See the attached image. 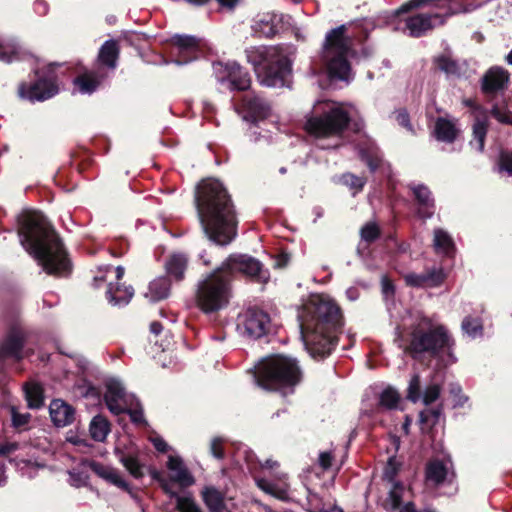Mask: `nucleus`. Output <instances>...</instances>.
Here are the masks:
<instances>
[{
	"instance_id": "obj_1",
	"label": "nucleus",
	"mask_w": 512,
	"mask_h": 512,
	"mask_svg": "<svg viewBox=\"0 0 512 512\" xmlns=\"http://www.w3.org/2000/svg\"><path fill=\"white\" fill-rule=\"evenodd\" d=\"M195 206L203 232L210 241L225 246L236 237L234 206L219 180L208 178L197 185Z\"/></svg>"
},
{
	"instance_id": "obj_2",
	"label": "nucleus",
	"mask_w": 512,
	"mask_h": 512,
	"mask_svg": "<svg viewBox=\"0 0 512 512\" xmlns=\"http://www.w3.org/2000/svg\"><path fill=\"white\" fill-rule=\"evenodd\" d=\"M18 236L22 247L50 275L68 273L70 262L57 233L39 211H27L19 217Z\"/></svg>"
},
{
	"instance_id": "obj_3",
	"label": "nucleus",
	"mask_w": 512,
	"mask_h": 512,
	"mask_svg": "<svg viewBox=\"0 0 512 512\" xmlns=\"http://www.w3.org/2000/svg\"><path fill=\"white\" fill-rule=\"evenodd\" d=\"M300 317L301 338L313 358L324 357L336 345V331L340 325V312L330 299L316 297L305 307Z\"/></svg>"
},
{
	"instance_id": "obj_4",
	"label": "nucleus",
	"mask_w": 512,
	"mask_h": 512,
	"mask_svg": "<svg viewBox=\"0 0 512 512\" xmlns=\"http://www.w3.org/2000/svg\"><path fill=\"white\" fill-rule=\"evenodd\" d=\"M455 340L448 329L428 317H422L412 328L405 352L414 359L428 356L439 359L444 365L456 363Z\"/></svg>"
},
{
	"instance_id": "obj_5",
	"label": "nucleus",
	"mask_w": 512,
	"mask_h": 512,
	"mask_svg": "<svg viewBox=\"0 0 512 512\" xmlns=\"http://www.w3.org/2000/svg\"><path fill=\"white\" fill-rule=\"evenodd\" d=\"M296 48L291 44L279 46H259L246 50L249 63L254 66L261 85L281 88L287 83Z\"/></svg>"
},
{
	"instance_id": "obj_6",
	"label": "nucleus",
	"mask_w": 512,
	"mask_h": 512,
	"mask_svg": "<svg viewBox=\"0 0 512 512\" xmlns=\"http://www.w3.org/2000/svg\"><path fill=\"white\" fill-rule=\"evenodd\" d=\"M353 106L332 100H317L306 116L305 130L316 138H340L348 127Z\"/></svg>"
},
{
	"instance_id": "obj_7",
	"label": "nucleus",
	"mask_w": 512,
	"mask_h": 512,
	"mask_svg": "<svg viewBox=\"0 0 512 512\" xmlns=\"http://www.w3.org/2000/svg\"><path fill=\"white\" fill-rule=\"evenodd\" d=\"M256 384L266 390H277L286 395L292 393L301 381V370L296 359L273 355L262 359L254 371Z\"/></svg>"
},
{
	"instance_id": "obj_8",
	"label": "nucleus",
	"mask_w": 512,
	"mask_h": 512,
	"mask_svg": "<svg viewBox=\"0 0 512 512\" xmlns=\"http://www.w3.org/2000/svg\"><path fill=\"white\" fill-rule=\"evenodd\" d=\"M231 281L222 266L203 275L196 285L197 307L206 314L224 309L232 296Z\"/></svg>"
},
{
	"instance_id": "obj_9",
	"label": "nucleus",
	"mask_w": 512,
	"mask_h": 512,
	"mask_svg": "<svg viewBox=\"0 0 512 512\" xmlns=\"http://www.w3.org/2000/svg\"><path fill=\"white\" fill-rule=\"evenodd\" d=\"M345 30V26L341 25L327 33L321 59L330 79L349 82L353 79L348 62L352 41L345 35Z\"/></svg>"
},
{
	"instance_id": "obj_10",
	"label": "nucleus",
	"mask_w": 512,
	"mask_h": 512,
	"mask_svg": "<svg viewBox=\"0 0 512 512\" xmlns=\"http://www.w3.org/2000/svg\"><path fill=\"white\" fill-rule=\"evenodd\" d=\"M435 12L418 13L405 19L404 26L399 28L404 33L414 38L424 36L434 28L444 24L447 17L457 13H467L475 10L480 5L467 4L466 0H433Z\"/></svg>"
},
{
	"instance_id": "obj_11",
	"label": "nucleus",
	"mask_w": 512,
	"mask_h": 512,
	"mask_svg": "<svg viewBox=\"0 0 512 512\" xmlns=\"http://www.w3.org/2000/svg\"><path fill=\"white\" fill-rule=\"evenodd\" d=\"M56 65L55 63L49 64L47 73L40 72V70L37 69L35 71L37 80L30 85L22 83L18 89L19 97L30 102H35L45 101L58 94L59 89L52 75V70Z\"/></svg>"
},
{
	"instance_id": "obj_12",
	"label": "nucleus",
	"mask_w": 512,
	"mask_h": 512,
	"mask_svg": "<svg viewBox=\"0 0 512 512\" xmlns=\"http://www.w3.org/2000/svg\"><path fill=\"white\" fill-rule=\"evenodd\" d=\"M270 326V317L262 310L250 308L237 318V330L242 336L258 339L264 336Z\"/></svg>"
},
{
	"instance_id": "obj_13",
	"label": "nucleus",
	"mask_w": 512,
	"mask_h": 512,
	"mask_svg": "<svg viewBox=\"0 0 512 512\" xmlns=\"http://www.w3.org/2000/svg\"><path fill=\"white\" fill-rule=\"evenodd\" d=\"M221 266L229 273L231 278L233 271L237 270L257 279L259 282L265 283L269 279V273L263 269L262 264L247 255L230 256Z\"/></svg>"
},
{
	"instance_id": "obj_14",
	"label": "nucleus",
	"mask_w": 512,
	"mask_h": 512,
	"mask_svg": "<svg viewBox=\"0 0 512 512\" xmlns=\"http://www.w3.org/2000/svg\"><path fill=\"white\" fill-rule=\"evenodd\" d=\"M104 399L109 411L115 415L124 413L135 401L134 395L127 394L122 382L116 378H109L105 383Z\"/></svg>"
},
{
	"instance_id": "obj_15",
	"label": "nucleus",
	"mask_w": 512,
	"mask_h": 512,
	"mask_svg": "<svg viewBox=\"0 0 512 512\" xmlns=\"http://www.w3.org/2000/svg\"><path fill=\"white\" fill-rule=\"evenodd\" d=\"M172 43L177 50V58L173 60L176 65H185L198 57V40L194 36L174 35Z\"/></svg>"
},
{
	"instance_id": "obj_16",
	"label": "nucleus",
	"mask_w": 512,
	"mask_h": 512,
	"mask_svg": "<svg viewBox=\"0 0 512 512\" xmlns=\"http://www.w3.org/2000/svg\"><path fill=\"white\" fill-rule=\"evenodd\" d=\"M244 119L257 122L270 115L271 107L269 103L258 95L247 94L243 98Z\"/></svg>"
},
{
	"instance_id": "obj_17",
	"label": "nucleus",
	"mask_w": 512,
	"mask_h": 512,
	"mask_svg": "<svg viewBox=\"0 0 512 512\" xmlns=\"http://www.w3.org/2000/svg\"><path fill=\"white\" fill-rule=\"evenodd\" d=\"M509 73L502 67L490 68L482 78V90L486 94H492L507 88Z\"/></svg>"
},
{
	"instance_id": "obj_18",
	"label": "nucleus",
	"mask_w": 512,
	"mask_h": 512,
	"mask_svg": "<svg viewBox=\"0 0 512 512\" xmlns=\"http://www.w3.org/2000/svg\"><path fill=\"white\" fill-rule=\"evenodd\" d=\"M167 468L170 472L169 481L177 483L180 487L186 488L194 484L195 480L179 456L170 455L167 461Z\"/></svg>"
},
{
	"instance_id": "obj_19",
	"label": "nucleus",
	"mask_w": 512,
	"mask_h": 512,
	"mask_svg": "<svg viewBox=\"0 0 512 512\" xmlns=\"http://www.w3.org/2000/svg\"><path fill=\"white\" fill-rule=\"evenodd\" d=\"M409 187L419 205L418 215L423 219L431 218L434 214L435 205L430 189L420 183H412Z\"/></svg>"
},
{
	"instance_id": "obj_20",
	"label": "nucleus",
	"mask_w": 512,
	"mask_h": 512,
	"mask_svg": "<svg viewBox=\"0 0 512 512\" xmlns=\"http://www.w3.org/2000/svg\"><path fill=\"white\" fill-rule=\"evenodd\" d=\"M52 422L57 427H66L75 419V409L61 399H54L49 406Z\"/></svg>"
},
{
	"instance_id": "obj_21",
	"label": "nucleus",
	"mask_w": 512,
	"mask_h": 512,
	"mask_svg": "<svg viewBox=\"0 0 512 512\" xmlns=\"http://www.w3.org/2000/svg\"><path fill=\"white\" fill-rule=\"evenodd\" d=\"M281 15L264 13L258 15L252 24V31L259 37H272L278 32Z\"/></svg>"
},
{
	"instance_id": "obj_22",
	"label": "nucleus",
	"mask_w": 512,
	"mask_h": 512,
	"mask_svg": "<svg viewBox=\"0 0 512 512\" xmlns=\"http://www.w3.org/2000/svg\"><path fill=\"white\" fill-rule=\"evenodd\" d=\"M24 342V335L23 332L18 328H13L6 340L4 341L1 350L0 355L1 356H11L16 359H21L22 354L21 350L23 347Z\"/></svg>"
},
{
	"instance_id": "obj_23",
	"label": "nucleus",
	"mask_w": 512,
	"mask_h": 512,
	"mask_svg": "<svg viewBox=\"0 0 512 512\" xmlns=\"http://www.w3.org/2000/svg\"><path fill=\"white\" fill-rule=\"evenodd\" d=\"M90 467L92 471L100 478L131 493L128 483L123 480L119 471L115 468L97 462H92Z\"/></svg>"
},
{
	"instance_id": "obj_24",
	"label": "nucleus",
	"mask_w": 512,
	"mask_h": 512,
	"mask_svg": "<svg viewBox=\"0 0 512 512\" xmlns=\"http://www.w3.org/2000/svg\"><path fill=\"white\" fill-rule=\"evenodd\" d=\"M134 295V289L131 286H121L118 283L110 282L106 291L108 302L112 306L122 307L127 305Z\"/></svg>"
},
{
	"instance_id": "obj_25",
	"label": "nucleus",
	"mask_w": 512,
	"mask_h": 512,
	"mask_svg": "<svg viewBox=\"0 0 512 512\" xmlns=\"http://www.w3.org/2000/svg\"><path fill=\"white\" fill-rule=\"evenodd\" d=\"M187 262L188 259L185 254L180 252L171 254L165 263L167 274L176 281L182 280L187 268Z\"/></svg>"
},
{
	"instance_id": "obj_26",
	"label": "nucleus",
	"mask_w": 512,
	"mask_h": 512,
	"mask_svg": "<svg viewBox=\"0 0 512 512\" xmlns=\"http://www.w3.org/2000/svg\"><path fill=\"white\" fill-rule=\"evenodd\" d=\"M434 64L448 78H459L462 75V66L448 53L436 56Z\"/></svg>"
},
{
	"instance_id": "obj_27",
	"label": "nucleus",
	"mask_w": 512,
	"mask_h": 512,
	"mask_svg": "<svg viewBox=\"0 0 512 512\" xmlns=\"http://www.w3.org/2000/svg\"><path fill=\"white\" fill-rule=\"evenodd\" d=\"M458 130L452 120L438 118L435 122L434 134L438 141L452 143L457 136Z\"/></svg>"
},
{
	"instance_id": "obj_28",
	"label": "nucleus",
	"mask_w": 512,
	"mask_h": 512,
	"mask_svg": "<svg viewBox=\"0 0 512 512\" xmlns=\"http://www.w3.org/2000/svg\"><path fill=\"white\" fill-rule=\"evenodd\" d=\"M170 281L166 277H159L153 280L145 293V297L151 302L163 300L169 296Z\"/></svg>"
},
{
	"instance_id": "obj_29",
	"label": "nucleus",
	"mask_w": 512,
	"mask_h": 512,
	"mask_svg": "<svg viewBox=\"0 0 512 512\" xmlns=\"http://www.w3.org/2000/svg\"><path fill=\"white\" fill-rule=\"evenodd\" d=\"M407 493L408 491L402 483H393L388 496L383 503L384 509L389 512L398 510L400 506H402Z\"/></svg>"
},
{
	"instance_id": "obj_30",
	"label": "nucleus",
	"mask_w": 512,
	"mask_h": 512,
	"mask_svg": "<svg viewBox=\"0 0 512 512\" xmlns=\"http://www.w3.org/2000/svg\"><path fill=\"white\" fill-rule=\"evenodd\" d=\"M119 49L115 40H107L100 48L98 60L101 64L111 69H115L117 65Z\"/></svg>"
},
{
	"instance_id": "obj_31",
	"label": "nucleus",
	"mask_w": 512,
	"mask_h": 512,
	"mask_svg": "<svg viewBox=\"0 0 512 512\" xmlns=\"http://www.w3.org/2000/svg\"><path fill=\"white\" fill-rule=\"evenodd\" d=\"M100 84L95 72H85L74 79V86L81 94L93 93Z\"/></svg>"
},
{
	"instance_id": "obj_32",
	"label": "nucleus",
	"mask_w": 512,
	"mask_h": 512,
	"mask_svg": "<svg viewBox=\"0 0 512 512\" xmlns=\"http://www.w3.org/2000/svg\"><path fill=\"white\" fill-rule=\"evenodd\" d=\"M433 246L437 253L450 255L454 251L452 237L441 228L434 230Z\"/></svg>"
},
{
	"instance_id": "obj_33",
	"label": "nucleus",
	"mask_w": 512,
	"mask_h": 512,
	"mask_svg": "<svg viewBox=\"0 0 512 512\" xmlns=\"http://www.w3.org/2000/svg\"><path fill=\"white\" fill-rule=\"evenodd\" d=\"M447 475L448 469L446 465L439 460L430 462L426 467L427 481L436 486L442 484L446 480Z\"/></svg>"
},
{
	"instance_id": "obj_34",
	"label": "nucleus",
	"mask_w": 512,
	"mask_h": 512,
	"mask_svg": "<svg viewBox=\"0 0 512 512\" xmlns=\"http://www.w3.org/2000/svg\"><path fill=\"white\" fill-rule=\"evenodd\" d=\"M89 432L92 439L98 442H103L110 432V424L106 418L101 415H97L93 417L90 422Z\"/></svg>"
},
{
	"instance_id": "obj_35",
	"label": "nucleus",
	"mask_w": 512,
	"mask_h": 512,
	"mask_svg": "<svg viewBox=\"0 0 512 512\" xmlns=\"http://www.w3.org/2000/svg\"><path fill=\"white\" fill-rule=\"evenodd\" d=\"M202 497L210 512H222L224 509L223 496L214 487H206L202 492Z\"/></svg>"
},
{
	"instance_id": "obj_36",
	"label": "nucleus",
	"mask_w": 512,
	"mask_h": 512,
	"mask_svg": "<svg viewBox=\"0 0 512 512\" xmlns=\"http://www.w3.org/2000/svg\"><path fill=\"white\" fill-rule=\"evenodd\" d=\"M360 158L367 164L371 172H375L382 163V155L379 149L374 145L359 149Z\"/></svg>"
},
{
	"instance_id": "obj_37",
	"label": "nucleus",
	"mask_w": 512,
	"mask_h": 512,
	"mask_svg": "<svg viewBox=\"0 0 512 512\" xmlns=\"http://www.w3.org/2000/svg\"><path fill=\"white\" fill-rule=\"evenodd\" d=\"M443 413L442 405L437 406L436 408H427L419 413V423L421 425V429L429 430L433 426L439 423L440 418Z\"/></svg>"
},
{
	"instance_id": "obj_38",
	"label": "nucleus",
	"mask_w": 512,
	"mask_h": 512,
	"mask_svg": "<svg viewBox=\"0 0 512 512\" xmlns=\"http://www.w3.org/2000/svg\"><path fill=\"white\" fill-rule=\"evenodd\" d=\"M238 63L236 62H215L213 63V73L215 78L221 84H228L232 73H236L238 70Z\"/></svg>"
},
{
	"instance_id": "obj_39",
	"label": "nucleus",
	"mask_w": 512,
	"mask_h": 512,
	"mask_svg": "<svg viewBox=\"0 0 512 512\" xmlns=\"http://www.w3.org/2000/svg\"><path fill=\"white\" fill-rule=\"evenodd\" d=\"M175 495H168L171 499H175L176 509L179 512H202L194 498L189 494H179L174 490Z\"/></svg>"
},
{
	"instance_id": "obj_40",
	"label": "nucleus",
	"mask_w": 512,
	"mask_h": 512,
	"mask_svg": "<svg viewBox=\"0 0 512 512\" xmlns=\"http://www.w3.org/2000/svg\"><path fill=\"white\" fill-rule=\"evenodd\" d=\"M24 392L29 408L38 409L43 405V391L39 384H26L24 387Z\"/></svg>"
},
{
	"instance_id": "obj_41",
	"label": "nucleus",
	"mask_w": 512,
	"mask_h": 512,
	"mask_svg": "<svg viewBox=\"0 0 512 512\" xmlns=\"http://www.w3.org/2000/svg\"><path fill=\"white\" fill-rule=\"evenodd\" d=\"M486 133L487 121L485 119H477L473 124L474 139L470 142V144L479 152L484 150Z\"/></svg>"
},
{
	"instance_id": "obj_42",
	"label": "nucleus",
	"mask_w": 512,
	"mask_h": 512,
	"mask_svg": "<svg viewBox=\"0 0 512 512\" xmlns=\"http://www.w3.org/2000/svg\"><path fill=\"white\" fill-rule=\"evenodd\" d=\"M238 71L236 73H232L231 78L227 84L228 89L230 90H246L250 87V77L249 74L243 70V68L238 64Z\"/></svg>"
},
{
	"instance_id": "obj_43",
	"label": "nucleus",
	"mask_w": 512,
	"mask_h": 512,
	"mask_svg": "<svg viewBox=\"0 0 512 512\" xmlns=\"http://www.w3.org/2000/svg\"><path fill=\"white\" fill-rule=\"evenodd\" d=\"M462 331L470 338H477L482 336L483 325L479 318L467 316L463 319L461 324Z\"/></svg>"
},
{
	"instance_id": "obj_44",
	"label": "nucleus",
	"mask_w": 512,
	"mask_h": 512,
	"mask_svg": "<svg viewBox=\"0 0 512 512\" xmlns=\"http://www.w3.org/2000/svg\"><path fill=\"white\" fill-rule=\"evenodd\" d=\"M256 483L257 486L267 494H270L280 500H286L288 498V492L286 488L280 487L277 484L263 478L257 479Z\"/></svg>"
},
{
	"instance_id": "obj_45",
	"label": "nucleus",
	"mask_w": 512,
	"mask_h": 512,
	"mask_svg": "<svg viewBox=\"0 0 512 512\" xmlns=\"http://www.w3.org/2000/svg\"><path fill=\"white\" fill-rule=\"evenodd\" d=\"M120 462L127 471L136 479L144 476V466L133 455H122Z\"/></svg>"
},
{
	"instance_id": "obj_46",
	"label": "nucleus",
	"mask_w": 512,
	"mask_h": 512,
	"mask_svg": "<svg viewBox=\"0 0 512 512\" xmlns=\"http://www.w3.org/2000/svg\"><path fill=\"white\" fill-rule=\"evenodd\" d=\"M340 182L352 190L353 195H356L363 190L367 179L365 177L357 176L348 172L341 175Z\"/></svg>"
},
{
	"instance_id": "obj_47",
	"label": "nucleus",
	"mask_w": 512,
	"mask_h": 512,
	"mask_svg": "<svg viewBox=\"0 0 512 512\" xmlns=\"http://www.w3.org/2000/svg\"><path fill=\"white\" fill-rule=\"evenodd\" d=\"M399 401L400 395L392 387L385 388L379 395V404L386 409H396Z\"/></svg>"
},
{
	"instance_id": "obj_48",
	"label": "nucleus",
	"mask_w": 512,
	"mask_h": 512,
	"mask_svg": "<svg viewBox=\"0 0 512 512\" xmlns=\"http://www.w3.org/2000/svg\"><path fill=\"white\" fill-rule=\"evenodd\" d=\"M19 448L16 442H7L0 445V485L6 481L5 459Z\"/></svg>"
},
{
	"instance_id": "obj_49",
	"label": "nucleus",
	"mask_w": 512,
	"mask_h": 512,
	"mask_svg": "<svg viewBox=\"0 0 512 512\" xmlns=\"http://www.w3.org/2000/svg\"><path fill=\"white\" fill-rule=\"evenodd\" d=\"M30 413H20L15 407H11V421L12 426L18 431L27 429L30 422Z\"/></svg>"
},
{
	"instance_id": "obj_50",
	"label": "nucleus",
	"mask_w": 512,
	"mask_h": 512,
	"mask_svg": "<svg viewBox=\"0 0 512 512\" xmlns=\"http://www.w3.org/2000/svg\"><path fill=\"white\" fill-rule=\"evenodd\" d=\"M445 278L446 274L441 267H433L426 271V287H438Z\"/></svg>"
},
{
	"instance_id": "obj_51",
	"label": "nucleus",
	"mask_w": 512,
	"mask_h": 512,
	"mask_svg": "<svg viewBox=\"0 0 512 512\" xmlns=\"http://www.w3.org/2000/svg\"><path fill=\"white\" fill-rule=\"evenodd\" d=\"M421 382L418 374H415L410 379L408 389H407V398L416 403L421 399Z\"/></svg>"
},
{
	"instance_id": "obj_52",
	"label": "nucleus",
	"mask_w": 512,
	"mask_h": 512,
	"mask_svg": "<svg viewBox=\"0 0 512 512\" xmlns=\"http://www.w3.org/2000/svg\"><path fill=\"white\" fill-rule=\"evenodd\" d=\"M441 394V386L439 384L433 383L426 387L424 392L421 394V401L424 405L428 406L434 403Z\"/></svg>"
},
{
	"instance_id": "obj_53",
	"label": "nucleus",
	"mask_w": 512,
	"mask_h": 512,
	"mask_svg": "<svg viewBox=\"0 0 512 512\" xmlns=\"http://www.w3.org/2000/svg\"><path fill=\"white\" fill-rule=\"evenodd\" d=\"M18 49L13 44H0V61L11 63L17 59Z\"/></svg>"
},
{
	"instance_id": "obj_54",
	"label": "nucleus",
	"mask_w": 512,
	"mask_h": 512,
	"mask_svg": "<svg viewBox=\"0 0 512 512\" xmlns=\"http://www.w3.org/2000/svg\"><path fill=\"white\" fill-rule=\"evenodd\" d=\"M360 234L364 241L372 242L378 238L379 228L375 223L369 222L362 227Z\"/></svg>"
},
{
	"instance_id": "obj_55",
	"label": "nucleus",
	"mask_w": 512,
	"mask_h": 512,
	"mask_svg": "<svg viewBox=\"0 0 512 512\" xmlns=\"http://www.w3.org/2000/svg\"><path fill=\"white\" fill-rule=\"evenodd\" d=\"M399 471V463L397 460L392 457L387 462V465L384 468L383 477L386 481L390 483H395V477L398 474Z\"/></svg>"
},
{
	"instance_id": "obj_56",
	"label": "nucleus",
	"mask_w": 512,
	"mask_h": 512,
	"mask_svg": "<svg viewBox=\"0 0 512 512\" xmlns=\"http://www.w3.org/2000/svg\"><path fill=\"white\" fill-rule=\"evenodd\" d=\"M150 475L154 480H156L160 484L165 494L175 495L172 484L170 483L169 479L163 476L162 472L153 469L150 471Z\"/></svg>"
},
{
	"instance_id": "obj_57",
	"label": "nucleus",
	"mask_w": 512,
	"mask_h": 512,
	"mask_svg": "<svg viewBox=\"0 0 512 512\" xmlns=\"http://www.w3.org/2000/svg\"><path fill=\"white\" fill-rule=\"evenodd\" d=\"M407 285L412 287H426V271L422 273H408L404 276Z\"/></svg>"
},
{
	"instance_id": "obj_58",
	"label": "nucleus",
	"mask_w": 512,
	"mask_h": 512,
	"mask_svg": "<svg viewBox=\"0 0 512 512\" xmlns=\"http://www.w3.org/2000/svg\"><path fill=\"white\" fill-rule=\"evenodd\" d=\"M124 413L129 414L131 420L136 424L144 422L143 411L138 407V401L136 398L135 401H132V405Z\"/></svg>"
},
{
	"instance_id": "obj_59",
	"label": "nucleus",
	"mask_w": 512,
	"mask_h": 512,
	"mask_svg": "<svg viewBox=\"0 0 512 512\" xmlns=\"http://www.w3.org/2000/svg\"><path fill=\"white\" fill-rule=\"evenodd\" d=\"M500 171H505L512 175V152H502L499 159Z\"/></svg>"
},
{
	"instance_id": "obj_60",
	"label": "nucleus",
	"mask_w": 512,
	"mask_h": 512,
	"mask_svg": "<svg viewBox=\"0 0 512 512\" xmlns=\"http://www.w3.org/2000/svg\"><path fill=\"white\" fill-rule=\"evenodd\" d=\"M104 273L105 275L95 276V282H104L107 278L108 273H115L116 279L120 280L124 275V268L122 266H117L116 268H113L112 266L108 265L105 267Z\"/></svg>"
},
{
	"instance_id": "obj_61",
	"label": "nucleus",
	"mask_w": 512,
	"mask_h": 512,
	"mask_svg": "<svg viewBox=\"0 0 512 512\" xmlns=\"http://www.w3.org/2000/svg\"><path fill=\"white\" fill-rule=\"evenodd\" d=\"M69 483L74 487H81L87 483V476L75 470L69 471Z\"/></svg>"
},
{
	"instance_id": "obj_62",
	"label": "nucleus",
	"mask_w": 512,
	"mask_h": 512,
	"mask_svg": "<svg viewBox=\"0 0 512 512\" xmlns=\"http://www.w3.org/2000/svg\"><path fill=\"white\" fill-rule=\"evenodd\" d=\"M222 443L223 440L220 437H215L211 440L210 452L217 459H222L224 457Z\"/></svg>"
},
{
	"instance_id": "obj_63",
	"label": "nucleus",
	"mask_w": 512,
	"mask_h": 512,
	"mask_svg": "<svg viewBox=\"0 0 512 512\" xmlns=\"http://www.w3.org/2000/svg\"><path fill=\"white\" fill-rule=\"evenodd\" d=\"M428 0H410L404 4H402L396 11H395V14L398 15V14H402V13H406L408 12L409 10H411L412 8H417L419 6H421L422 4L426 3Z\"/></svg>"
},
{
	"instance_id": "obj_64",
	"label": "nucleus",
	"mask_w": 512,
	"mask_h": 512,
	"mask_svg": "<svg viewBox=\"0 0 512 512\" xmlns=\"http://www.w3.org/2000/svg\"><path fill=\"white\" fill-rule=\"evenodd\" d=\"M491 113H492L493 117L495 119H497L501 123H505V124H511L512 123L511 116L507 112L501 110L498 107H494L492 109Z\"/></svg>"
}]
</instances>
